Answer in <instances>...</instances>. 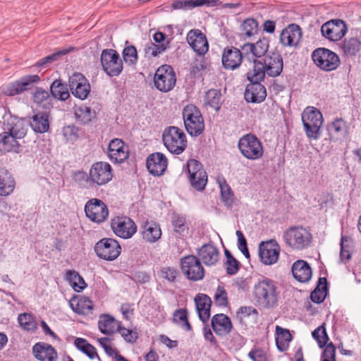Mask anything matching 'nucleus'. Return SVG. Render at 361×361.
I'll return each instance as SVG.
<instances>
[{"label": "nucleus", "instance_id": "nucleus-6", "mask_svg": "<svg viewBox=\"0 0 361 361\" xmlns=\"http://www.w3.org/2000/svg\"><path fill=\"white\" fill-rule=\"evenodd\" d=\"M183 118L187 132L193 137L202 134L204 123L200 109L195 105H187L183 110Z\"/></svg>", "mask_w": 361, "mask_h": 361}, {"label": "nucleus", "instance_id": "nucleus-25", "mask_svg": "<svg viewBox=\"0 0 361 361\" xmlns=\"http://www.w3.org/2000/svg\"><path fill=\"white\" fill-rule=\"evenodd\" d=\"M187 42L199 55H204L209 49L206 36L199 30H192L187 35Z\"/></svg>", "mask_w": 361, "mask_h": 361}, {"label": "nucleus", "instance_id": "nucleus-10", "mask_svg": "<svg viewBox=\"0 0 361 361\" xmlns=\"http://www.w3.org/2000/svg\"><path fill=\"white\" fill-rule=\"evenodd\" d=\"M154 86L163 92L171 90L176 83V77L173 68L167 64L159 67L154 76Z\"/></svg>", "mask_w": 361, "mask_h": 361}, {"label": "nucleus", "instance_id": "nucleus-29", "mask_svg": "<svg viewBox=\"0 0 361 361\" xmlns=\"http://www.w3.org/2000/svg\"><path fill=\"white\" fill-rule=\"evenodd\" d=\"M4 130L9 132L17 139L23 138L27 133V124L25 120L18 117H11L4 124Z\"/></svg>", "mask_w": 361, "mask_h": 361}, {"label": "nucleus", "instance_id": "nucleus-54", "mask_svg": "<svg viewBox=\"0 0 361 361\" xmlns=\"http://www.w3.org/2000/svg\"><path fill=\"white\" fill-rule=\"evenodd\" d=\"M124 61L128 65H135L137 61V51L133 45L126 46L122 52Z\"/></svg>", "mask_w": 361, "mask_h": 361}, {"label": "nucleus", "instance_id": "nucleus-24", "mask_svg": "<svg viewBox=\"0 0 361 361\" xmlns=\"http://www.w3.org/2000/svg\"><path fill=\"white\" fill-rule=\"evenodd\" d=\"M167 164L166 157L161 152L150 154L146 162L147 170L154 176L162 175L167 168Z\"/></svg>", "mask_w": 361, "mask_h": 361}, {"label": "nucleus", "instance_id": "nucleus-37", "mask_svg": "<svg viewBox=\"0 0 361 361\" xmlns=\"http://www.w3.org/2000/svg\"><path fill=\"white\" fill-rule=\"evenodd\" d=\"M71 309L77 314L89 315L92 313V302L86 296L80 297L70 303Z\"/></svg>", "mask_w": 361, "mask_h": 361}, {"label": "nucleus", "instance_id": "nucleus-55", "mask_svg": "<svg viewBox=\"0 0 361 361\" xmlns=\"http://www.w3.org/2000/svg\"><path fill=\"white\" fill-rule=\"evenodd\" d=\"M90 172L88 174L83 171H78L74 173L73 180L74 181L85 188H93V186L90 180Z\"/></svg>", "mask_w": 361, "mask_h": 361}, {"label": "nucleus", "instance_id": "nucleus-40", "mask_svg": "<svg viewBox=\"0 0 361 361\" xmlns=\"http://www.w3.org/2000/svg\"><path fill=\"white\" fill-rule=\"evenodd\" d=\"M276 344L278 350L281 352L286 351L292 340L289 330L279 326H276Z\"/></svg>", "mask_w": 361, "mask_h": 361}, {"label": "nucleus", "instance_id": "nucleus-5", "mask_svg": "<svg viewBox=\"0 0 361 361\" xmlns=\"http://www.w3.org/2000/svg\"><path fill=\"white\" fill-rule=\"evenodd\" d=\"M302 121L307 136L317 140L320 137V128L323 123L322 113L315 107L308 106L302 113Z\"/></svg>", "mask_w": 361, "mask_h": 361}, {"label": "nucleus", "instance_id": "nucleus-39", "mask_svg": "<svg viewBox=\"0 0 361 361\" xmlns=\"http://www.w3.org/2000/svg\"><path fill=\"white\" fill-rule=\"evenodd\" d=\"M15 181L11 174L5 169L0 171V195H10L14 190Z\"/></svg>", "mask_w": 361, "mask_h": 361}, {"label": "nucleus", "instance_id": "nucleus-36", "mask_svg": "<svg viewBox=\"0 0 361 361\" xmlns=\"http://www.w3.org/2000/svg\"><path fill=\"white\" fill-rule=\"evenodd\" d=\"M269 49V42L266 38L259 39L255 44H246L242 47L245 54L250 53L253 57L264 56Z\"/></svg>", "mask_w": 361, "mask_h": 361}, {"label": "nucleus", "instance_id": "nucleus-64", "mask_svg": "<svg viewBox=\"0 0 361 361\" xmlns=\"http://www.w3.org/2000/svg\"><path fill=\"white\" fill-rule=\"evenodd\" d=\"M248 356L253 361H267V353L260 348L252 350L249 353Z\"/></svg>", "mask_w": 361, "mask_h": 361}, {"label": "nucleus", "instance_id": "nucleus-27", "mask_svg": "<svg viewBox=\"0 0 361 361\" xmlns=\"http://www.w3.org/2000/svg\"><path fill=\"white\" fill-rule=\"evenodd\" d=\"M32 353L39 361H56L58 357L56 350L46 343H37L32 347Z\"/></svg>", "mask_w": 361, "mask_h": 361}, {"label": "nucleus", "instance_id": "nucleus-28", "mask_svg": "<svg viewBox=\"0 0 361 361\" xmlns=\"http://www.w3.org/2000/svg\"><path fill=\"white\" fill-rule=\"evenodd\" d=\"M301 37L300 27L295 24H291L281 32L280 41L284 46L293 47L298 44Z\"/></svg>", "mask_w": 361, "mask_h": 361}, {"label": "nucleus", "instance_id": "nucleus-46", "mask_svg": "<svg viewBox=\"0 0 361 361\" xmlns=\"http://www.w3.org/2000/svg\"><path fill=\"white\" fill-rule=\"evenodd\" d=\"M50 92L52 99H57L61 101L66 100L69 96V91L66 84L61 82L60 80H54L50 87Z\"/></svg>", "mask_w": 361, "mask_h": 361}, {"label": "nucleus", "instance_id": "nucleus-23", "mask_svg": "<svg viewBox=\"0 0 361 361\" xmlns=\"http://www.w3.org/2000/svg\"><path fill=\"white\" fill-rule=\"evenodd\" d=\"M221 61L226 70H235L242 63L243 53L236 47H226L223 51Z\"/></svg>", "mask_w": 361, "mask_h": 361}, {"label": "nucleus", "instance_id": "nucleus-14", "mask_svg": "<svg viewBox=\"0 0 361 361\" xmlns=\"http://www.w3.org/2000/svg\"><path fill=\"white\" fill-rule=\"evenodd\" d=\"M183 273L192 281L202 280L204 276V269L200 259L195 255H188L180 260Z\"/></svg>", "mask_w": 361, "mask_h": 361}, {"label": "nucleus", "instance_id": "nucleus-32", "mask_svg": "<svg viewBox=\"0 0 361 361\" xmlns=\"http://www.w3.org/2000/svg\"><path fill=\"white\" fill-rule=\"evenodd\" d=\"M291 269L293 277L299 282H307L312 277V269L304 260L300 259L295 262Z\"/></svg>", "mask_w": 361, "mask_h": 361}, {"label": "nucleus", "instance_id": "nucleus-1", "mask_svg": "<svg viewBox=\"0 0 361 361\" xmlns=\"http://www.w3.org/2000/svg\"><path fill=\"white\" fill-rule=\"evenodd\" d=\"M283 68V61L278 52H271L264 56L262 61L253 59L252 70L254 80H263L266 74L272 78L281 75Z\"/></svg>", "mask_w": 361, "mask_h": 361}, {"label": "nucleus", "instance_id": "nucleus-3", "mask_svg": "<svg viewBox=\"0 0 361 361\" xmlns=\"http://www.w3.org/2000/svg\"><path fill=\"white\" fill-rule=\"evenodd\" d=\"M286 245L293 250H302L310 247L312 234L303 226H294L287 228L282 236Z\"/></svg>", "mask_w": 361, "mask_h": 361}, {"label": "nucleus", "instance_id": "nucleus-8", "mask_svg": "<svg viewBox=\"0 0 361 361\" xmlns=\"http://www.w3.org/2000/svg\"><path fill=\"white\" fill-rule=\"evenodd\" d=\"M314 63L322 70L331 71L340 65L339 56L334 51L326 48H318L312 54Z\"/></svg>", "mask_w": 361, "mask_h": 361}, {"label": "nucleus", "instance_id": "nucleus-7", "mask_svg": "<svg viewBox=\"0 0 361 361\" xmlns=\"http://www.w3.org/2000/svg\"><path fill=\"white\" fill-rule=\"evenodd\" d=\"M238 147L241 154L249 160L260 159L264 154V147L259 138L252 133H248L240 137Z\"/></svg>", "mask_w": 361, "mask_h": 361}, {"label": "nucleus", "instance_id": "nucleus-49", "mask_svg": "<svg viewBox=\"0 0 361 361\" xmlns=\"http://www.w3.org/2000/svg\"><path fill=\"white\" fill-rule=\"evenodd\" d=\"M94 112L87 106H80L75 109V117L82 123H87L94 117Z\"/></svg>", "mask_w": 361, "mask_h": 361}, {"label": "nucleus", "instance_id": "nucleus-15", "mask_svg": "<svg viewBox=\"0 0 361 361\" xmlns=\"http://www.w3.org/2000/svg\"><path fill=\"white\" fill-rule=\"evenodd\" d=\"M111 228L119 238L128 239L133 236L137 231L135 223L126 216H116L111 219Z\"/></svg>", "mask_w": 361, "mask_h": 361}, {"label": "nucleus", "instance_id": "nucleus-12", "mask_svg": "<svg viewBox=\"0 0 361 361\" xmlns=\"http://www.w3.org/2000/svg\"><path fill=\"white\" fill-rule=\"evenodd\" d=\"M101 63L104 71L109 76H118L123 71V62L114 49H104L101 54Z\"/></svg>", "mask_w": 361, "mask_h": 361}, {"label": "nucleus", "instance_id": "nucleus-20", "mask_svg": "<svg viewBox=\"0 0 361 361\" xmlns=\"http://www.w3.org/2000/svg\"><path fill=\"white\" fill-rule=\"evenodd\" d=\"M107 154L111 161L121 164L129 157L128 147L122 140L114 138L109 143Z\"/></svg>", "mask_w": 361, "mask_h": 361}, {"label": "nucleus", "instance_id": "nucleus-11", "mask_svg": "<svg viewBox=\"0 0 361 361\" xmlns=\"http://www.w3.org/2000/svg\"><path fill=\"white\" fill-rule=\"evenodd\" d=\"M94 252L97 255L104 260L113 261L121 252V247L118 242L111 238H104L94 245Z\"/></svg>", "mask_w": 361, "mask_h": 361}, {"label": "nucleus", "instance_id": "nucleus-58", "mask_svg": "<svg viewBox=\"0 0 361 361\" xmlns=\"http://www.w3.org/2000/svg\"><path fill=\"white\" fill-rule=\"evenodd\" d=\"M215 303L219 306L226 307L228 305L227 292L224 286H219L214 295Z\"/></svg>", "mask_w": 361, "mask_h": 361}, {"label": "nucleus", "instance_id": "nucleus-61", "mask_svg": "<svg viewBox=\"0 0 361 361\" xmlns=\"http://www.w3.org/2000/svg\"><path fill=\"white\" fill-rule=\"evenodd\" d=\"M68 51V50L63 49L54 53L39 60L38 62H37L36 66L38 67H42L46 66L47 64H49L53 61L58 60L61 56L66 54Z\"/></svg>", "mask_w": 361, "mask_h": 361}, {"label": "nucleus", "instance_id": "nucleus-43", "mask_svg": "<svg viewBox=\"0 0 361 361\" xmlns=\"http://www.w3.org/2000/svg\"><path fill=\"white\" fill-rule=\"evenodd\" d=\"M327 280L324 277L319 279L317 287L310 294V299L314 303H322L327 294Z\"/></svg>", "mask_w": 361, "mask_h": 361}, {"label": "nucleus", "instance_id": "nucleus-41", "mask_svg": "<svg viewBox=\"0 0 361 361\" xmlns=\"http://www.w3.org/2000/svg\"><path fill=\"white\" fill-rule=\"evenodd\" d=\"M33 102L38 106L45 109H49L52 106V97L49 92L41 87L36 89L32 94Z\"/></svg>", "mask_w": 361, "mask_h": 361}, {"label": "nucleus", "instance_id": "nucleus-45", "mask_svg": "<svg viewBox=\"0 0 361 361\" xmlns=\"http://www.w3.org/2000/svg\"><path fill=\"white\" fill-rule=\"evenodd\" d=\"M65 279L76 292L82 291L87 286L83 278L74 270H68L65 274Z\"/></svg>", "mask_w": 361, "mask_h": 361}, {"label": "nucleus", "instance_id": "nucleus-22", "mask_svg": "<svg viewBox=\"0 0 361 361\" xmlns=\"http://www.w3.org/2000/svg\"><path fill=\"white\" fill-rule=\"evenodd\" d=\"M40 80L37 75H29L22 77L20 80L10 84L6 89L5 93L9 96H14L24 91L30 90L34 84Z\"/></svg>", "mask_w": 361, "mask_h": 361}, {"label": "nucleus", "instance_id": "nucleus-21", "mask_svg": "<svg viewBox=\"0 0 361 361\" xmlns=\"http://www.w3.org/2000/svg\"><path fill=\"white\" fill-rule=\"evenodd\" d=\"M69 86L72 94L82 100L87 97L90 91L87 79L80 73H75L70 77Z\"/></svg>", "mask_w": 361, "mask_h": 361}, {"label": "nucleus", "instance_id": "nucleus-34", "mask_svg": "<svg viewBox=\"0 0 361 361\" xmlns=\"http://www.w3.org/2000/svg\"><path fill=\"white\" fill-rule=\"evenodd\" d=\"M30 126L36 133L47 132L49 130V114L47 111L35 114L30 121Z\"/></svg>", "mask_w": 361, "mask_h": 361}, {"label": "nucleus", "instance_id": "nucleus-47", "mask_svg": "<svg viewBox=\"0 0 361 361\" xmlns=\"http://www.w3.org/2000/svg\"><path fill=\"white\" fill-rule=\"evenodd\" d=\"M217 182L221 190L222 201L226 206H231L233 202V194L230 186L228 185L226 180L223 177H219Z\"/></svg>", "mask_w": 361, "mask_h": 361}, {"label": "nucleus", "instance_id": "nucleus-18", "mask_svg": "<svg viewBox=\"0 0 361 361\" xmlns=\"http://www.w3.org/2000/svg\"><path fill=\"white\" fill-rule=\"evenodd\" d=\"M253 72L248 71L246 75L247 80L251 82L247 85L245 91V99L247 102L261 103L267 97L265 87L260 83L261 80H254L252 78Z\"/></svg>", "mask_w": 361, "mask_h": 361}, {"label": "nucleus", "instance_id": "nucleus-52", "mask_svg": "<svg viewBox=\"0 0 361 361\" xmlns=\"http://www.w3.org/2000/svg\"><path fill=\"white\" fill-rule=\"evenodd\" d=\"M144 50L147 57H157L167 50V44H156L151 42L145 44Z\"/></svg>", "mask_w": 361, "mask_h": 361}, {"label": "nucleus", "instance_id": "nucleus-4", "mask_svg": "<svg viewBox=\"0 0 361 361\" xmlns=\"http://www.w3.org/2000/svg\"><path fill=\"white\" fill-rule=\"evenodd\" d=\"M162 140L166 149L175 154H181L187 147L185 134L176 126L167 127L163 132Z\"/></svg>", "mask_w": 361, "mask_h": 361}, {"label": "nucleus", "instance_id": "nucleus-26", "mask_svg": "<svg viewBox=\"0 0 361 361\" xmlns=\"http://www.w3.org/2000/svg\"><path fill=\"white\" fill-rule=\"evenodd\" d=\"M198 259L206 266L215 265L220 257L218 248L213 244L208 243L203 245L197 252Z\"/></svg>", "mask_w": 361, "mask_h": 361}, {"label": "nucleus", "instance_id": "nucleus-44", "mask_svg": "<svg viewBox=\"0 0 361 361\" xmlns=\"http://www.w3.org/2000/svg\"><path fill=\"white\" fill-rule=\"evenodd\" d=\"M361 48V42L357 37L345 38L342 42L341 49L347 56H355Z\"/></svg>", "mask_w": 361, "mask_h": 361}, {"label": "nucleus", "instance_id": "nucleus-31", "mask_svg": "<svg viewBox=\"0 0 361 361\" xmlns=\"http://www.w3.org/2000/svg\"><path fill=\"white\" fill-rule=\"evenodd\" d=\"M212 327L216 334L223 336L231 332L232 323L226 314H217L212 319Z\"/></svg>", "mask_w": 361, "mask_h": 361}, {"label": "nucleus", "instance_id": "nucleus-59", "mask_svg": "<svg viewBox=\"0 0 361 361\" xmlns=\"http://www.w3.org/2000/svg\"><path fill=\"white\" fill-rule=\"evenodd\" d=\"M62 134L67 142L73 143L78 137V129L73 125L64 126Z\"/></svg>", "mask_w": 361, "mask_h": 361}, {"label": "nucleus", "instance_id": "nucleus-16", "mask_svg": "<svg viewBox=\"0 0 361 361\" xmlns=\"http://www.w3.org/2000/svg\"><path fill=\"white\" fill-rule=\"evenodd\" d=\"M85 212L87 217L96 223L104 222L109 216L106 204L97 198H92L86 202Z\"/></svg>", "mask_w": 361, "mask_h": 361}, {"label": "nucleus", "instance_id": "nucleus-48", "mask_svg": "<svg viewBox=\"0 0 361 361\" xmlns=\"http://www.w3.org/2000/svg\"><path fill=\"white\" fill-rule=\"evenodd\" d=\"M18 321L24 330L34 331L37 328V322L31 314H20L18 317Z\"/></svg>", "mask_w": 361, "mask_h": 361}, {"label": "nucleus", "instance_id": "nucleus-60", "mask_svg": "<svg viewBox=\"0 0 361 361\" xmlns=\"http://www.w3.org/2000/svg\"><path fill=\"white\" fill-rule=\"evenodd\" d=\"M125 341L129 343H134L137 339V332L135 330L128 329L121 326L118 330Z\"/></svg>", "mask_w": 361, "mask_h": 361}, {"label": "nucleus", "instance_id": "nucleus-50", "mask_svg": "<svg viewBox=\"0 0 361 361\" xmlns=\"http://www.w3.org/2000/svg\"><path fill=\"white\" fill-rule=\"evenodd\" d=\"M173 321L180 324L185 331L192 329L191 325L188 320V312L185 309L176 310L173 313Z\"/></svg>", "mask_w": 361, "mask_h": 361}, {"label": "nucleus", "instance_id": "nucleus-2", "mask_svg": "<svg viewBox=\"0 0 361 361\" xmlns=\"http://www.w3.org/2000/svg\"><path fill=\"white\" fill-rule=\"evenodd\" d=\"M253 295L259 306L271 309L277 305L280 291L274 281L269 278H263L255 284Z\"/></svg>", "mask_w": 361, "mask_h": 361}, {"label": "nucleus", "instance_id": "nucleus-53", "mask_svg": "<svg viewBox=\"0 0 361 361\" xmlns=\"http://www.w3.org/2000/svg\"><path fill=\"white\" fill-rule=\"evenodd\" d=\"M226 261L224 264L226 273L229 275L235 274L240 269V263L235 259L229 251H225Z\"/></svg>", "mask_w": 361, "mask_h": 361}, {"label": "nucleus", "instance_id": "nucleus-33", "mask_svg": "<svg viewBox=\"0 0 361 361\" xmlns=\"http://www.w3.org/2000/svg\"><path fill=\"white\" fill-rule=\"evenodd\" d=\"M98 327L102 334L111 335L121 328V322L109 314H103L99 319Z\"/></svg>", "mask_w": 361, "mask_h": 361}, {"label": "nucleus", "instance_id": "nucleus-19", "mask_svg": "<svg viewBox=\"0 0 361 361\" xmlns=\"http://www.w3.org/2000/svg\"><path fill=\"white\" fill-rule=\"evenodd\" d=\"M280 246L277 241L271 239L262 242L259 246V255L261 262L266 265H271L277 262L279 257Z\"/></svg>", "mask_w": 361, "mask_h": 361}, {"label": "nucleus", "instance_id": "nucleus-30", "mask_svg": "<svg viewBox=\"0 0 361 361\" xmlns=\"http://www.w3.org/2000/svg\"><path fill=\"white\" fill-rule=\"evenodd\" d=\"M195 302L200 319L203 323L207 322L210 317L211 298L205 294L199 293L195 298Z\"/></svg>", "mask_w": 361, "mask_h": 361}, {"label": "nucleus", "instance_id": "nucleus-17", "mask_svg": "<svg viewBox=\"0 0 361 361\" xmlns=\"http://www.w3.org/2000/svg\"><path fill=\"white\" fill-rule=\"evenodd\" d=\"M348 30L345 22L340 19L330 20L321 27V32L326 39L336 42L341 39Z\"/></svg>", "mask_w": 361, "mask_h": 361}, {"label": "nucleus", "instance_id": "nucleus-56", "mask_svg": "<svg viewBox=\"0 0 361 361\" xmlns=\"http://www.w3.org/2000/svg\"><path fill=\"white\" fill-rule=\"evenodd\" d=\"M312 336L317 341L319 348H324L329 340L326 329L324 326H320L315 329L312 331Z\"/></svg>", "mask_w": 361, "mask_h": 361}, {"label": "nucleus", "instance_id": "nucleus-57", "mask_svg": "<svg viewBox=\"0 0 361 361\" xmlns=\"http://www.w3.org/2000/svg\"><path fill=\"white\" fill-rule=\"evenodd\" d=\"M206 99L209 105L218 110L220 108L221 95L216 90H210L207 92Z\"/></svg>", "mask_w": 361, "mask_h": 361}, {"label": "nucleus", "instance_id": "nucleus-13", "mask_svg": "<svg viewBox=\"0 0 361 361\" xmlns=\"http://www.w3.org/2000/svg\"><path fill=\"white\" fill-rule=\"evenodd\" d=\"M187 167L191 185L197 190H203L207 183L208 177L202 164L196 159H190Z\"/></svg>", "mask_w": 361, "mask_h": 361}, {"label": "nucleus", "instance_id": "nucleus-51", "mask_svg": "<svg viewBox=\"0 0 361 361\" xmlns=\"http://www.w3.org/2000/svg\"><path fill=\"white\" fill-rule=\"evenodd\" d=\"M242 34L247 37H252L257 33L258 23L254 18L245 19L240 26Z\"/></svg>", "mask_w": 361, "mask_h": 361}, {"label": "nucleus", "instance_id": "nucleus-38", "mask_svg": "<svg viewBox=\"0 0 361 361\" xmlns=\"http://www.w3.org/2000/svg\"><path fill=\"white\" fill-rule=\"evenodd\" d=\"M17 138L5 130L0 134V149L3 152H18L19 144Z\"/></svg>", "mask_w": 361, "mask_h": 361}, {"label": "nucleus", "instance_id": "nucleus-62", "mask_svg": "<svg viewBox=\"0 0 361 361\" xmlns=\"http://www.w3.org/2000/svg\"><path fill=\"white\" fill-rule=\"evenodd\" d=\"M322 358V361H336V347L332 343H326L324 346Z\"/></svg>", "mask_w": 361, "mask_h": 361}, {"label": "nucleus", "instance_id": "nucleus-42", "mask_svg": "<svg viewBox=\"0 0 361 361\" xmlns=\"http://www.w3.org/2000/svg\"><path fill=\"white\" fill-rule=\"evenodd\" d=\"M330 139L338 140L344 137L346 135V124L345 122L341 119H336L327 128Z\"/></svg>", "mask_w": 361, "mask_h": 361}, {"label": "nucleus", "instance_id": "nucleus-63", "mask_svg": "<svg viewBox=\"0 0 361 361\" xmlns=\"http://www.w3.org/2000/svg\"><path fill=\"white\" fill-rule=\"evenodd\" d=\"M162 277L170 282H175L178 271L173 268L164 267L161 269Z\"/></svg>", "mask_w": 361, "mask_h": 361}, {"label": "nucleus", "instance_id": "nucleus-35", "mask_svg": "<svg viewBox=\"0 0 361 361\" xmlns=\"http://www.w3.org/2000/svg\"><path fill=\"white\" fill-rule=\"evenodd\" d=\"M142 228V238L145 241L154 243L161 238V231L156 222L147 221Z\"/></svg>", "mask_w": 361, "mask_h": 361}, {"label": "nucleus", "instance_id": "nucleus-9", "mask_svg": "<svg viewBox=\"0 0 361 361\" xmlns=\"http://www.w3.org/2000/svg\"><path fill=\"white\" fill-rule=\"evenodd\" d=\"M90 180L93 188L106 185L113 178V169L106 161H97L90 170Z\"/></svg>", "mask_w": 361, "mask_h": 361}]
</instances>
